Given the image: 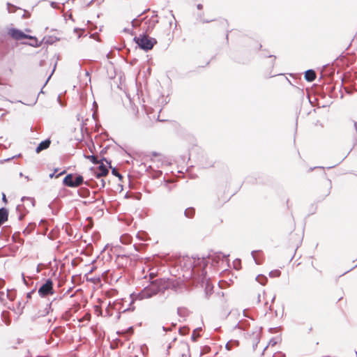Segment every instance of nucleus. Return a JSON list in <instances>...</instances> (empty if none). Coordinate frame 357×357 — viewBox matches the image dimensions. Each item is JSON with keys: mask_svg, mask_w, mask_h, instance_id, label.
I'll list each match as a JSON object with an SVG mask.
<instances>
[{"mask_svg": "<svg viewBox=\"0 0 357 357\" xmlns=\"http://www.w3.org/2000/svg\"><path fill=\"white\" fill-rule=\"evenodd\" d=\"M160 283L158 280L151 282L140 292L133 294L134 299L141 301L156 295L160 291Z\"/></svg>", "mask_w": 357, "mask_h": 357, "instance_id": "1", "label": "nucleus"}, {"mask_svg": "<svg viewBox=\"0 0 357 357\" xmlns=\"http://www.w3.org/2000/svg\"><path fill=\"white\" fill-rule=\"evenodd\" d=\"M84 182L83 176L81 175L74 176L73 174H68L63 181V185L70 188H77Z\"/></svg>", "mask_w": 357, "mask_h": 357, "instance_id": "2", "label": "nucleus"}, {"mask_svg": "<svg viewBox=\"0 0 357 357\" xmlns=\"http://www.w3.org/2000/svg\"><path fill=\"white\" fill-rule=\"evenodd\" d=\"M137 45L144 50H149L153 48L154 45L156 43V40L154 38H150L148 36L143 35L139 36L136 39Z\"/></svg>", "mask_w": 357, "mask_h": 357, "instance_id": "3", "label": "nucleus"}, {"mask_svg": "<svg viewBox=\"0 0 357 357\" xmlns=\"http://www.w3.org/2000/svg\"><path fill=\"white\" fill-rule=\"evenodd\" d=\"M98 165V166L97 167L92 169L95 176L96 178H100L107 175L109 170L107 165H109V167H111L110 163L106 160H102Z\"/></svg>", "mask_w": 357, "mask_h": 357, "instance_id": "4", "label": "nucleus"}, {"mask_svg": "<svg viewBox=\"0 0 357 357\" xmlns=\"http://www.w3.org/2000/svg\"><path fill=\"white\" fill-rule=\"evenodd\" d=\"M261 297H263L264 305L266 308L271 310V305L275 299V295L271 293L263 291L261 294H259L257 296V303H261Z\"/></svg>", "mask_w": 357, "mask_h": 357, "instance_id": "5", "label": "nucleus"}, {"mask_svg": "<svg viewBox=\"0 0 357 357\" xmlns=\"http://www.w3.org/2000/svg\"><path fill=\"white\" fill-rule=\"evenodd\" d=\"M38 294L41 297H45L48 295H52L54 294L53 282L52 280L48 279L45 283L43 284L38 291Z\"/></svg>", "mask_w": 357, "mask_h": 357, "instance_id": "6", "label": "nucleus"}, {"mask_svg": "<svg viewBox=\"0 0 357 357\" xmlns=\"http://www.w3.org/2000/svg\"><path fill=\"white\" fill-rule=\"evenodd\" d=\"M176 352L179 357H190L189 345L185 342L178 343Z\"/></svg>", "mask_w": 357, "mask_h": 357, "instance_id": "7", "label": "nucleus"}, {"mask_svg": "<svg viewBox=\"0 0 357 357\" xmlns=\"http://www.w3.org/2000/svg\"><path fill=\"white\" fill-rule=\"evenodd\" d=\"M9 33L12 38L17 40H20L23 38H27L29 36L24 33L22 31L15 29H10Z\"/></svg>", "mask_w": 357, "mask_h": 357, "instance_id": "8", "label": "nucleus"}, {"mask_svg": "<svg viewBox=\"0 0 357 357\" xmlns=\"http://www.w3.org/2000/svg\"><path fill=\"white\" fill-rule=\"evenodd\" d=\"M202 285L205 286V291L206 294H211L213 289V286L211 283L210 280L206 278V276H204L202 279Z\"/></svg>", "mask_w": 357, "mask_h": 357, "instance_id": "9", "label": "nucleus"}, {"mask_svg": "<svg viewBox=\"0 0 357 357\" xmlns=\"http://www.w3.org/2000/svg\"><path fill=\"white\" fill-rule=\"evenodd\" d=\"M51 144V141L50 139H45L43 142H41L38 146L36 149V152L37 153H39L42 151L47 149L49 148L50 145Z\"/></svg>", "mask_w": 357, "mask_h": 357, "instance_id": "10", "label": "nucleus"}, {"mask_svg": "<svg viewBox=\"0 0 357 357\" xmlns=\"http://www.w3.org/2000/svg\"><path fill=\"white\" fill-rule=\"evenodd\" d=\"M305 78L308 82H312L316 78L315 72L313 70H308L305 72Z\"/></svg>", "mask_w": 357, "mask_h": 357, "instance_id": "11", "label": "nucleus"}, {"mask_svg": "<svg viewBox=\"0 0 357 357\" xmlns=\"http://www.w3.org/2000/svg\"><path fill=\"white\" fill-rule=\"evenodd\" d=\"M261 253L259 251H252V256L257 264H261L262 263V259H261Z\"/></svg>", "mask_w": 357, "mask_h": 357, "instance_id": "12", "label": "nucleus"}, {"mask_svg": "<svg viewBox=\"0 0 357 357\" xmlns=\"http://www.w3.org/2000/svg\"><path fill=\"white\" fill-rule=\"evenodd\" d=\"M8 211L5 208H1L0 209V220L2 222H6L8 220Z\"/></svg>", "mask_w": 357, "mask_h": 357, "instance_id": "13", "label": "nucleus"}, {"mask_svg": "<svg viewBox=\"0 0 357 357\" xmlns=\"http://www.w3.org/2000/svg\"><path fill=\"white\" fill-rule=\"evenodd\" d=\"M27 38L31 40V43H29L30 45L33 47H39L40 45V42H39L36 37L28 36Z\"/></svg>", "mask_w": 357, "mask_h": 357, "instance_id": "14", "label": "nucleus"}, {"mask_svg": "<svg viewBox=\"0 0 357 357\" xmlns=\"http://www.w3.org/2000/svg\"><path fill=\"white\" fill-rule=\"evenodd\" d=\"M195 214V209L193 208H188L185 211V215L187 218H192Z\"/></svg>", "mask_w": 357, "mask_h": 357, "instance_id": "15", "label": "nucleus"}, {"mask_svg": "<svg viewBox=\"0 0 357 357\" xmlns=\"http://www.w3.org/2000/svg\"><path fill=\"white\" fill-rule=\"evenodd\" d=\"M280 275H281V272H280V271H279L278 269L273 270L269 273V276L271 278H278L280 276Z\"/></svg>", "mask_w": 357, "mask_h": 357, "instance_id": "16", "label": "nucleus"}, {"mask_svg": "<svg viewBox=\"0 0 357 357\" xmlns=\"http://www.w3.org/2000/svg\"><path fill=\"white\" fill-rule=\"evenodd\" d=\"M256 280H257L261 284H265L266 282V278L264 276L258 275L256 278Z\"/></svg>", "mask_w": 357, "mask_h": 357, "instance_id": "17", "label": "nucleus"}, {"mask_svg": "<svg viewBox=\"0 0 357 357\" xmlns=\"http://www.w3.org/2000/svg\"><path fill=\"white\" fill-rule=\"evenodd\" d=\"M121 241L122 243H130V236H128V235H126V236H121Z\"/></svg>", "mask_w": 357, "mask_h": 357, "instance_id": "18", "label": "nucleus"}, {"mask_svg": "<svg viewBox=\"0 0 357 357\" xmlns=\"http://www.w3.org/2000/svg\"><path fill=\"white\" fill-rule=\"evenodd\" d=\"M88 158H89L90 159V160H91L93 163H94V164H97V165H98V164H99V163L100 162H99V161L98 160L97 157H96V156H95V155H90V156H89Z\"/></svg>", "mask_w": 357, "mask_h": 357, "instance_id": "19", "label": "nucleus"}, {"mask_svg": "<svg viewBox=\"0 0 357 357\" xmlns=\"http://www.w3.org/2000/svg\"><path fill=\"white\" fill-rule=\"evenodd\" d=\"M112 173H113L114 175H116V176H117L121 177V175H120L119 173H117V172H116V169H114L112 170Z\"/></svg>", "mask_w": 357, "mask_h": 357, "instance_id": "20", "label": "nucleus"}, {"mask_svg": "<svg viewBox=\"0 0 357 357\" xmlns=\"http://www.w3.org/2000/svg\"><path fill=\"white\" fill-rule=\"evenodd\" d=\"M90 314H86L85 316H84V319H86V320H89L90 319Z\"/></svg>", "mask_w": 357, "mask_h": 357, "instance_id": "21", "label": "nucleus"}, {"mask_svg": "<svg viewBox=\"0 0 357 357\" xmlns=\"http://www.w3.org/2000/svg\"><path fill=\"white\" fill-rule=\"evenodd\" d=\"M354 127H355V129H356V132H357V122L354 123Z\"/></svg>", "mask_w": 357, "mask_h": 357, "instance_id": "22", "label": "nucleus"}, {"mask_svg": "<svg viewBox=\"0 0 357 357\" xmlns=\"http://www.w3.org/2000/svg\"><path fill=\"white\" fill-rule=\"evenodd\" d=\"M226 348H227L228 350H229V349H230L229 344V343H227V344H226Z\"/></svg>", "mask_w": 357, "mask_h": 357, "instance_id": "23", "label": "nucleus"}, {"mask_svg": "<svg viewBox=\"0 0 357 357\" xmlns=\"http://www.w3.org/2000/svg\"><path fill=\"white\" fill-rule=\"evenodd\" d=\"M3 201H6V195H3Z\"/></svg>", "mask_w": 357, "mask_h": 357, "instance_id": "24", "label": "nucleus"}, {"mask_svg": "<svg viewBox=\"0 0 357 357\" xmlns=\"http://www.w3.org/2000/svg\"><path fill=\"white\" fill-rule=\"evenodd\" d=\"M27 199H28V200H30V201H31V202H33V199H31V198H27Z\"/></svg>", "mask_w": 357, "mask_h": 357, "instance_id": "25", "label": "nucleus"}, {"mask_svg": "<svg viewBox=\"0 0 357 357\" xmlns=\"http://www.w3.org/2000/svg\"><path fill=\"white\" fill-rule=\"evenodd\" d=\"M6 312H3V314H2L3 317H4L6 315Z\"/></svg>", "mask_w": 357, "mask_h": 357, "instance_id": "26", "label": "nucleus"}, {"mask_svg": "<svg viewBox=\"0 0 357 357\" xmlns=\"http://www.w3.org/2000/svg\"><path fill=\"white\" fill-rule=\"evenodd\" d=\"M261 303H264L263 297H261Z\"/></svg>", "mask_w": 357, "mask_h": 357, "instance_id": "27", "label": "nucleus"}, {"mask_svg": "<svg viewBox=\"0 0 357 357\" xmlns=\"http://www.w3.org/2000/svg\"><path fill=\"white\" fill-rule=\"evenodd\" d=\"M181 309H178V313H180V312H181Z\"/></svg>", "mask_w": 357, "mask_h": 357, "instance_id": "28", "label": "nucleus"}, {"mask_svg": "<svg viewBox=\"0 0 357 357\" xmlns=\"http://www.w3.org/2000/svg\"><path fill=\"white\" fill-rule=\"evenodd\" d=\"M202 6L201 5H199L198 6V8H201Z\"/></svg>", "mask_w": 357, "mask_h": 357, "instance_id": "29", "label": "nucleus"}, {"mask_svg": "<svg viewBox=\"0 0 357 357\" xmlns=\"http://www.w3.org/2000/svg\"><path fill=\"white\" fill-rule=\"evenodd\" d=\"M6 324H9V321H6Z\"/></svg>", "mask_w": 357, "mask_h": 357, "instance_id": "30", "label": "nucleus"}, {"mask_svg": "<svg viewBox=\"0 0 357 357\" xmlns=\"http://www.w3.org/2000/svg\"><path fill=\"white\" fill-rule=\"evenodd\" d=\"M234 266H235L236 269H238V267L236 266V264L234 265Z\"/></svg>", "mask_w": 357, "mask_h": 357, "instance_id": "31", "label": "nucleus"}, {"mask_svg": "<svg viewBox=\"0 0 357 357\" xmlns=\"http://www.w3.org/2000/svg\"><path fill=\"white\" fill-rule=\"evenodd\" d=\"M3 222H2L0 220V225H1V224H3Z\"/></svg>", "mask_w": 357, "mask_h": 357, "instance_id": "32", "label": "nucleus"}]
</instances>
